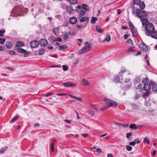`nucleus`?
Segmentation results:
<instances>
[{"label":"nucleus","mask_w":157,"mask_h":157,"mask_svg":"<svg viewBox=\"0 0 157 157\" xmlns=\"http://www.w3.org/2000/svg\"><path fill=\"white\" fill-rule=\"evenodd\" d=\"M145 34L147 36H150L151 33L155 30L154 25L152 23H148L145 26Z\"/></svg>","instance_id":"f257e3e1"},{"label":"nucleus","mask_w":157,"mask_h":157,"mask_svg":"<svg viewBox=\"0 0 157 157\" xmlns=\"http://www.w3.org/2000/svg\"><path fill=\"white\" fill-rule=\"evenodd\" d=\"M85 47L79 51L78 54H81L86 53L89 51L92 48V46L90 43L86 42H85Z\"/></svg>","instance_id":"f03ea898"},{"label":"nucleus","mask_w":157,"mask_h":157,"mask_svg":"<svg viewBox=\"0 0 157 157\" xmlns=\"http://www.w3.org/2000/svg\"><path fill=\"white\" fill-rule=\"evenodd\" d=\"M103 101L106 103L108 104V105L109 106V107L113 106L114 107H116L118 105L117 103L116 102L108 98H104L103 99Z\"/></svg>","instance_id":"7ed1b4c3"},{"label":"nucleus","mask_w":157,"mask_h":157,"mask_svg":"<svg viewBox=\"0 0 157 157\" xmlns=\"http://www.w3.org/2000/svg\"><path fill=\"white\" fill-rule=\"evenodd\" d=\"M75 10L77 12L79 13V16L80 17L83 16L86 13V11L82 10L81 6H77Z\"/></svg>","instance_id":"20e7f679"},{"label":"nucleus","mask_w":157,"mask_h":157,"mask_svg":"<svg viewBox=\"0 0 157 157\" xmlns=\"http://www.w3.org/2000/svg\"><path fill=\"white\" fill-rule=\"evenodd\" d=\"M136 14L140 19L144 17H146L147 16V13L145 11L140 10H139L137 12Z\"/></svg>","instance_id":"39448f33"},{"label":"nucleus","mask_w":157,"mask_h":157,"mask_svg":"<svg viewBox=\"0 0 157 157\" xmlns=\"http://www.w3.org/2000/svg\"><path fill=\"white\" fill-rule=\"evenodd\" d=\"M63 84L64 86L67 87H75L77 86L76 83H73L71 82H63Z\"/></svg>","instance_id":"423d86ee"},{"label":"nucleus","mask_w":157,"mask_h":157,"mask_svg":"<svg viewBox=\"0 0 157 157\" xmlns=\"http://www.w3.org/2000/svg\"><path fill=\"white\" fill-rule=\"evenodd\" d=\"M30 45L31 47L32 48H36L38 47L39 43L36 40H33L30 42Z\"/></svg>","instance_id":"0eeeda50"},{"label":"nucleus","mask_w":157,"mask_h":157,"mask_svg":"<svg viewBox=\"0 0 157 157\" xmlns=\"http://www.w3.org/2000/svg\"><path fill=\"white\" fill-rule=\"evenodd\" d=\"M40 44L42 46H46L48 44L47 40L45 39H41L40 40Z\"/></svg>","instance_id":"6e6552de"},{"label":"nucleus","mask_w":157,"mask_h":157,"mask_svg":"<svg viewBox=\"0 0 157 157\" xmlns=\"http://www.w3.org/2000/svg\"><path fill=\"white\" fill-rule=\"evenodd\" d=\"M150 84L152 86V90L154 92H157V85L154 82L150 81Z\"/></svg>","instance_id":"1a4fd4ad"},{"label":"nucleus","mask_w":157,"mask_h":157,"mask_svg":"<svg viewBox=\"0 0 157 157\" xmlns=\"http://www.w3.org/2000/svg\"><path fill=\"white\" fill-rule=\"evenodd\" d=\"M67 11L69 13H72L74 12V10L71 6H67L66 8Z\"/></svg>","instance_id":"9d476101"},{"label":"nucleus","mask_w":157,"mask_h":157,"mask_svg":"<svg viewBox=\"0 0 157 157\" xmlns=\"http://www.w3.org/2000/svg\"><path fill=\"white\" fill-rule=\"evenodd\" d=\"M77 21V18L75 17H71L69 19L70 23L72 24H75Z\"/></svg>","instance_id":"9b49d317"},{"label":"nucleus","mask_w":157,"mask_h":157,"mask_svg":"<svg viewBox=\"0 0 157 157\" xmlns=\"http://www.w3.org/2000/svg\"><path fill=\"white\" fill-rule=\"evenodd\" d=\"M140 47L141 49L144 52H146L147 51V48L144 44H141L140 45Z\"/></svg>","instance_id":"f8f14e48"},{"label":"nucleus","mask_w":157,"mask_h":157,"mask_svg":"<svg viewBox=\"0 0 157 157\" xmlns=\"http://www.w3.org/2000/svg\"><path fill=\"white\" fill-rule=\"evenodd\" d=\"M68 95L71 98H74L77 100H78L81 102H82V100L81 98L78 97L74 96L71 94H69Z\"/></svg>","instance_id":"ddd939ff"},{"label":"nucleus","mask_w":157,"mask_h":157,"mask_svg":"<svg viewBox=\"0 0 157 157\" xmlns=\"http://www.w3.org/2000/svg\"><path fill=\"white\" fill-rule=\"evenodd\" d=\"M144 89L145 90H149L151 88V86L150 84H145L144 86Z\"/></svg>","instance_id":"4468645a"},{"label":"nucleus","mask_w":157,"mask_h":157,"mask_svg":"<svg viewBox=\"0 0 157 157\" xmlns=\"http://www.w3.org/2000/svg\"><path fill=\"white\" fill-rule=\"evenodd\" d=\"M150 36H151L155 39H157V31H154L151 33Z\"/></svg>","instance_id":"2eb2a0df"},{"label":"nucleus","mask_w":157,"mask_h":157,"mask_svg":"<svg viewBox=\"0 0 157 157\" xmlns=\"http://www.w3.org/2000/svg\"><path fill=\"white\" fill-rule=\"evenodd\" d=\"M136 90L138 91L141 92V91L143 90L142 84H140L138 85L136 87Z\"/></svg>","instance_id":"dca6fc26"},{"label":"nucleus","mask_w":157,"mask_h":157,"mask_svg":"<svg viewBox=\"0 0 157 157\" xmlns=\"http://www.w3.org/2000/svg\"><path fill=\"white\" fill-rule=\"evenodd\" d=\"M24 46V44L22 42L18 41L17 42L16 44V46L17 47H21Z\"/></svg>","instance_id":"f3484780"},{"label":"nucleus","mask_w":157,"mask_h":157,"mask_svg":"<svg viewBox=\"0 0 157 157\" xmlns=\"http://www.w3.org/2000/svg\"><path fill=\"white\" fill-rule=\"evenodd\" d=\"M6 47L8 49H10L12 46V43L9 41L6 42Z\"/></svg>","instance_id":"a211bd4d"},{"label":"nucleus","mask_w":157,"mask_h":157,"mask_svg":"<svg viewBox=\"0 0 157 157\" xmlns=\"http://www.w3.org/2000/svg\"><path fill=\"white\" fill-rule=\"evenodd\" d=\"M141 21L142 22L143 26L145 25L148 21L147 19L144 18H143L141 19Z\"/></svg>","instance_id":"6ab92c4d"},{"label":"nucleus","mask_w":157,"mask_h":157,"mask_svg":"<svg viewBox=\"0 0 157 157\" xmlns=\"http://www.w3.org/2000/svg\"><path fill=\"white\" fill-rule=\"evenodd\" d=\"M82 82L83 84L86 86L90 85V83L88 81L85 79H83L82 80Z\"/></svg>","instance_id":"aec40b11"},{"label":"nucleus","mask_w":157,"mask_h":157,"mask_svg":"<svg viewBox=\"0 0 157 157\" xmlns=\"http://www.w3.org/2000/svg\"><path fill=\"white\" fill-rule=\"evenodd\" d=\"M48 40L50 42L53 43L56 41V38L54 36H51L49 37Z\"/></svg>","instance_id":"412c9836"},{"label":"nucleus","mask_w":157,"mask_h":157,"mask_svg":"<svg viewBox=\"0 0 157 157\" xmlns=\"http://www.w3.org/2000/svg\"><path fill=\"white\" fill-rule=\"evenodd\" d=\"M96 30L100 33H102L104 32L101 27L98 25L96 26Z\"/></svg>","instance_id":"4be33fe9"},{"label":"nucleus","mask_w":157,"mask_h":157,"mask_svg":"<svg viewBox=\"0 0 157 157\" xmlns=\"http://www.w3.org/2000/svg\"><path fill=\"white\" fill-rule=\"evenodd\" d=\"M82 8L86 10L89 11L90 9L88 6L86 4H83L82 5Z\"/></svg>","instance_id":"5701e85b"},{"label":"nucleus","mask_w":157,"mask_h":157,"mask_svg":"<svg viewBox=\"0 0 157 157\" xmlns=\"http://www.w3.org/2000/svg\"><path fill=\"white\" fill-rule=\"evenodd\" d=\"M139 4V5L140 8L141 9H144L145 8V5L144 3L143 2H140Z\"/></svg>","instance_id":"b1692460"},{"label":"nucleus","mask_w":157,"mask_h":157,"mask_svg":"<svg viewBox=\"0 0 157 157\" xmlns=\"http://www.w3.org/2000/svg\"><path fill=\"white\" fill-rule=\"evenodd\" d=\"M67 48V46H66L65 45H63L59 46V50H63L66 49Z\"/></svg>","instance_id":"393cba45"},{"label":"nucleus","mask_w":157,"mask_h":157,"mask_svg":"<svg viewBox=\"0 0 157 157\" xmlns=\"http://www.w3.org/2000/svg\"><path fill=\"white\" fill-rule=\"evenodd\" d=\"M17 51L20 53H24L26 52V50L21 48H18L17 49Z\"/></svg>","instance_id":"a878e982"},{"label":"nucleus","mask_w":157,"mask_h":157,"mask_svg":"<svg viewBox=\"0 0 157 157\" xmlns=\"http://www.w3.org/2000/svg\"><path fill=\"white\" fill-rule=\"evenodd\" d=\"M129 128L132 129H136L137 128V126L135 124H132L130 125Z\"/></svg>","instance_id":"bb28decb"},{"label":"nucleus","mask_w":157,"mask_h":157,"mask_svg":"<svg viewBox=\"0 0 157 157\" xmlns=\"http://www.w3.org/2000/svg\"><path fill=\"white\" fill-rule=\"evenodd\" d=\"M89 19V18L87 17H82L80 20L81 22H83Z\"/></svg>","instance_id":"cd10ccee"},{"label":"nucleus","mask_w":157,"mask_h":157,"mask_svg":"<svg viewBox=\"0 0 157 157\" xmlns=\"http://www.w3.org/2000/svg\"><path fill=\"white\" fill-rule=\"evenodd\" d=\"M98 18L96 17H92L91 19V23L92 24H94L96 21L97 20Z\"/></svg>","instance_id":"c85d7f7f"},{"label":"nucleus","mask_w":157,"mask_h":157,"mask_svg":"<svg viewBox=\"0 0 157 157\" xmlns=\"http://www.w3.org/2000/svg\"><path fill=\"white\" fill-rule=\"evenodd\" d=\"M44 49L43 48H41L39 50V55H42L44 54Z\"/></svg>","instance_id":"c756f323"},{"label":"nucleus","mask_w":157,"mask_h":157,"mask_svg":"<svg viewBox=\"0 0 157 157\" xmlns=\"http://www.w3.org/2000/svg\"><path fill=\"white\" fill-rule=\"evenodd\" d=\"M7 147H6L2 148L0 149V153H4L5 151L7 149Z\"/></svg>","instance_id":"7c9ffc66"},{"label":"nucleus","mask_w":157,"mask_h":157,"mask_svg":"<svg viewBox=\"0 0 157 157\" xmlns=\"http://www.w3.org/2000/svg\"><path fill=\"white\" fill-rule=\"evenodd\" d=\"M62 67L63 68V70L64 71H67L68 70V67L66 65H63L62 66Z\"/></svg>","instance_id":"2f4dec72"},{"label":"nucleus","mask_w":157,"mask_h":157,"mask_svg":"<svg viewBox=\"0 0 157 157\" xmlns=\"http://www.w3.org/2000/svg\"><path fill=\"white\" fill-rule=\"evenodd\" d=\"M133 48L132 47H130L128 50L127 51V52L128 53L131 51H132L133 52H135V50L133 49Z\"/></svg>","instance_id":"473e14b6"},{"label":"nucleus","mask_w":157,"mask_h":157,"mask_svg":"<svg viewBox=\"0 0 157 157\" xmlns=\"http://www.w3.org/2000/svg\"><path fill=\"white\" fill-rule=\"evenodd\" d=\"M143 142L144 143H147V144H148L150 142L149 140L147 137H145L144 138Z\"/></svg>","instance_id":"72a5a7b5"},{"label":"nucleus","mask_w":157,"mask_h":157,"mask_svg":"<svg viewBox=\"0 0 157 157\" xmlns=\"http://www.w3.org/2000/svg\"><path fill=\"white\" fill-rule=\"evenodd\" d=\"M68 1L71 4H76L77 3V0H68Z\"/></svg>","instance_id":"f704fd0d"},{"label":"nucleus","mask_w":157,"mask_h":157,"mask_svg":"<svg viewBox=\"0 0 157 157\" xmlns=\"http://www.w3.org/2000/svg\"><path fill=\"white\" fill-rule=\"evenodd\" d=\"M110 36L109 34H108L107 35L106 38L103 40V41L106 40L107 42H109L110 40Z\"/></svg>","instance_id":"c9c22d12"},{"label":"nucleus","mask_w":157,"mask_h":157,"mask_svg":"<svg viewBox=\"0 0 157 157\" xmlns=\"http://www.w3.org/2000/svg\"><path fill=\"white\" fill-rule=\"evenodd\" d=\"M128 25L129 26L131 30H132L134 28L133 26L132 22L131 21H129L128 23Z\"/></svg>","instance_id":"e433bc0d"},{"label":"nucleus","mask_w":157,"mask_h":157,"mask_svg":"<svg viewBox=\"0 0 157 157\" xmlns=\"http://www.w3.org/2000/svg\"><path fill=\"white\" fill-rule=\"evenodd\" d=\"M5 30L4 29L0 30V36H3L4 35Z\"/></svg>","instance_id":"4c0bfd02"},{"label":"nucleus","mask_w":157,"mask_h":157,"mask_svg":"<svg viewBox=\"0 0 157 157\" xmlns=\"http://www.w3.org/2000/svg\"><path fill=\"white\" fill-rule=\"evenodd\" d=\"M141 0H134V3L136 5H138L140 3Z\"/></svg>","instance_id":"58836bf2"},{"label":"nucleus","mask_w":157,"mask_h":157,"mask_svg":"<svg viewBox=\"0 0 157 157\" xmlns=\"http://www.w3.org/2000/svg\"><path fill=\"white\" fill-rule=\"evenodd\" d=\"M148 81V79L147 77H146L142 81V82L144 83H146Z\"/></svg>","instance_id":"ea45409f"},{"label":"nucleus","mask_w":157,"mask_h":157,"mask_svg":"<svg viewBox=\"0 0 157 157\" xmlns=\"http://www.w3.org/2000/svg\"><path fill=\"white\" fill-rule=\"evenodd\" d=\"M131 105L132 106V107L133 108L136 109H138V106L136 105L135 104L133 103L131 104Z\"/></svg>","instance_id":"a19ab883"},{"label":"nucleus","mask_w":157,"mask_h":157,"mask_svg":"<svg viewBox=\"0 0 157 157\" xmlns=\"http://www.w3.org/2000/svg\"><path fill=\"white\" fill-rule=\"evenodd\" d=\"M56 95L59 96H65L67 95V94L65 93H57Z\"/></svg>","instance_id":"79ce46f5"},{"label":"nucleus","mask_w":157,"mask_h":157,"mask_svg":"<svg viewBox=\"0 0 157 157\" xmlns=\"http://www.w3.org/2000/svg\"><path fill=\"white\" fill-rule=\"evenodd\" d=\"M109 105H107L101 109V110L104 111L105 110L109 108Z\"/></svg>","instance_id":"37998d69"},{"label":"nucleus","mask_w":157,"mask_h":157,"mask_svg":"<svg viewBox=\"0 0 157 157\" xmlns=\"http://www.w3.org/2000/svg\"><path fill=\"white\" fill-rule=\"evenodd\" d=\"M24 53V56L25 57H26L28 56V55H29L30 54V52H26L25 53Z\"/></svg>","instance_id":"c03bdc74"},{"label":"nucleus","mask_w":157,"mask_h":157,"mask_svg":"<svg viewBox=\"0 0 157 157\" xmlns=\"http://www.w3.org/2000/svg\"><path fill=\"white\" fill-rule=\"evenodd\" d=\"M90 107L91 108V109L93 110H94L95 111H97V108L94 106L93 105L91 104L90 105Z\"/></svg>","instance_id":"a18cd8bd"},{"label":"nucleus","mask_w":157,"mask_h":157,"mask_svg":"<svg viewBox=\"0 0 157 157\" xmlns=\"http://www.w3.org/2000/svg\"><path fill=\"white\" fill-rule=\"evenodd\" d=\"M55 144V143L53 142H52L51 143V147L52 149V152L54 151V145Z\"/></svg>","instance_id":"49530a36"},{"label":"nucleus","mask_w":157,"mask_h":157,"mask_svg":"<svg viewBox=\"0 0 157 157\" xmlns=\"http://www.w3.org/2000/svg\"><path fill=\"white\" fill-rule=\"evenodd\" d=\"M149 94L150 92L149 91H147L144 94L143 96L144 97H147Z\"/></svg>","instance_id":"de8ad7c7"},{"label":"nucleus","mask_w":157,"mask_h":157,"mask_svg":"<svg viewBox=\"0 0 157 157\" xmlns=\"http://www.w3.org/2000/svg\"><path fill=\"white\" fill-rule=\"evenodd\" d=\"M132 135V133L131 132L127 133L126 135V138L128 139Z\"/></svg>","instance_id":"09e8293b"},{"label":"nucleus","mask_w":157,"mask_h":157,"mask_svg":"<svg viewBox=\"0 0 157 157\" xmlns=\"http://www.w3.org/2000/svg\"><path fill=\"white\" fill-rule=\"evenodd\" d=\"M126 149L128 151H131L132 149V147L129 146H127Z\"/></svg>","instance_id":"8fccbe9b"},{"label":"nucleus","mask_w":157,"mask_h":157,"mask_svg":"<svg viewBox=\"0 0 157 157\" xmlns=\"http://www.w3.org/2000/svg\"><path fill=\"white\" fill-rule=\"evenodd\" d=\"M5 40L4 39L0 38V43L1 44H4L5 42Z\"/></svg>","instance_id":"3c124183"},{"label":"nucleus","mask_w":157,"mask_h":157,"mask_svg":"<svg viewBox=\"0 0 157 157\" xmlns=\"http://www.w3.org/2000/svg\"><path fill=\"white\" fill-rule=\"evenodd\" d=\"M131 30L132 32V34L133 36H134L136 34V30L134 29V28H133V29Z\"/></svg>","instance_id":"603ef678"},{"label":"nucleus","mask_w":157,"mask_h":157,"mask_svg":"<svg viewBox=\"0 0 157 157\" xmlns=\"http://www.w3.org/2000/svg\"><path fill=\"white\" fill-rule=\"evenodd\" d=\"M115 124L118 126H124V124H122L120 123L117 122H114Z\"/></svg>","instance_id":"864d4df0"},{"label":"nucleus","mask_w":157,"mask_h":157,"mask_svg":"<svg viewBox=\"0 0 157 157\" xmlns=\"http://www.w3.org/2000/svg\"><path fill=\"white\" fill-rule=\"evenodd\" d=\"M140 96V94H136L135 96V99H137Z\"/></svg>","instance_id":"5fc2aeb1"},{"label":"nucleus","mask_w":157,"mask_h":157,"mask_svg":"<svg viewBox=\"0 0 157 157\" xmlns=\"http://www.w3.org/2000/svg\"><path fill=\"white\" fill-rule=\"evenodd\" d=\"M145 106L147 107L150 106H151L150 104L147 101H146L144 103Z\"/></svg>","instance_id":"6e6d98bb"},{"label":"nucleus","mask_w":157,"mask_h":157,"mask_svg":"<svg viewBox=\"0 0 157 157\" xmlns=\"http://www.w3.org/2000/svg\"><path fill=\"white\" fill-rule=\"evenodd\" d=\"M120 80V78L118 76H117L115 77V81L117 82H119Z\"/></svg>","instance_id":"4d7b16f0"},{"label":"nucleus","mask_w":157,"mask_h":157,"mask_svg":"<svg viewBox=\"0 0 157 157\" xmlns=\"http://www.w3.org/2000/svg\"><path fill=\"white\" fill-rule=\"evenodd\" d=\"M136 142H130L129 143V144L130 145L134 146L135 145Z\"/></svg>","instance_id":"13d9d810"},{"label":"nucleus","mask_w":157,"mask_h":157,"mask_svg":"<svg viewBox=\"0 0 157 157\" xmlns=\"http://www.w3.org/2000/svg\"><path fill=\"white\" fill-rule=\"evenodd\" d=\"M79 29H81L82 28H84V27L82 25H77L76 26Z\"/></svg>","instance_id":"bf43d9fd"},{"label":"nucleus","mask_w":157,"mask_h":157,"mask_svg":"<svg viewBox=\"0 0 157 157\" xmlns=\"http://www.w3.org/2000/svg\"><path fill=\"white\" fill-rule=\"evenodd\" d=\"M134 142H135L136 143L139 144L140 142L139 139L138 138L135 139L134 140Z\"/></svg>","instance_id":"052dcab7"},{"label":"nucleus","mask_w":157,"mask_h":157,"mask_svg":"<svg viewBox=\"0 0 157 157\" xmlns=\"http://www.w3.org/2000/svg\"><path fill=\"white\" fill-rule=\"evenodd\" d=\"M127 42L129 43V44H133L132 41L130 39H128V40H127Z\"/></svg>","instance_id":"680f3d73"},{"label":"nucleus","mask_w":157,"mask_h":157,"mask_svg":"<svg viewBox=\"0 0 157 157\" xmlns=\"http://www.w3.org/2000/svg\"><path fill=\"white\" fill-rule=\"evenodd\" d=\"M15 53V52L13 51L10 50L9 51V54L11 55H14Z\"/></svg>","instance_id":"e2e57ef3"},{"label":"nucleus","mask_w":157,"mask_h":157,"mask_svg":"<svg viewBox=\"0 0 157 157\" xmlns=\"http://www.w3.org/2000/svg\"><path fill=\"white\" fill-rule=\"evenodd\" d=\"M68 35H65L63 37V39L66 40H67L68 38Z\"/></svg>","instance_id":"0e129e2a"},{"label":"nucleus","mask_w":157,"mask_h":157,"mask_svg":"<svg viewBox=\"0 0 157 157\" xmlns=\"http://www.w3.org/2000/svg\"><path fill=\"white\" fill-rule=\"evenodd\" d=\"M62 39L60 37L58 38H56V41H57L60 42L62 41Z\"/></svg>","instance_id":"69168bd1"},{"label":"nucleus","mask_w":157,"mask_h":157,"mask_svg":"<svg viewBox=\"0 0 157 157\" xmlns=\"http://www.w3.org/2000/svg\"><path fill=\"white\" fill-rule=\"evenodd\" d=\"M89 115H90V116L91 117H92L94 115V113L93 112H89Z\"/></svg>","instance_id":"338daca9"},{"label":"nucleus","mask_w":157,"mask_h":157,"mask_svg":"<svg viewBox=\"0 0 157 157\" xmlns=\"http://www.w3.org/2000/svg\"><path fill=\"white\" fill-rule=\"evenodd\" d=\"M96 151L97 153H101V149L100 148H98L96 150Z\"/></svg>","instance_id":"774afa93"}]
</instances>
